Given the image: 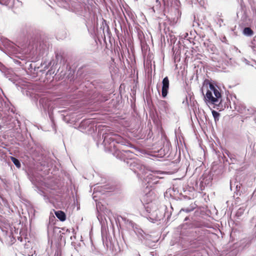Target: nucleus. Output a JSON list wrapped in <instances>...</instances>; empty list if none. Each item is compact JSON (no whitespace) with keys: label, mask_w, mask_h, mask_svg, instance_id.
<instances>
[{"label":"nucleus","mask_w":256,"mask_h":256,"mask_svg":"<svg viewBox=\"0 0 256 256\" xmlns=\"http://www.w3.org/2000/svg\"><path fill=\"white\" fill-rule=\"evenodd\" d=\"M192 210H193V209H189L188 208L182 209V210L186 212H189L192 211Z\"/></svg>","instance_id":"nucleus-12"},{"label":"nucleus","mask_w":256,"mask_h":256,"mask_svg":"<svg viewBox=\"0 0 256 256\" xmlns=\"http://www.w3.org/2000/svg\"><path fill=\"white\" fill-rule=\"evenodd\" d=\"M120 139H121V137H120V136H118V140H120ZM120 142V141H118V142Z\"/></svg>","instance_id":"nucleus-15"},{"label":"nucleus","mask_w":256,"mask_h":256,"mask_svg":"<svg viewBox=\"0 0 256 256\" xmlns=\"http://www.w3.org/2000/svg\"><path fill=\"white\" fill-rule=\"evenodd\" d=\"M232 182L231 181V182H230V186H232Z\"/></svg>","instance_id":"nucleus-17"},{"label":"nucleus","mask_w":256,"mask_h":256,"mask_svg":"<svg viewBox=\"0 0 256 256\" xmlns=\"http://www.w3.org/2000/svg\"><path fill=\"white\" fill-rule=\"evenodd\" d=\"M160 104L164 106L166 104V102L165 100H160L158 101Z\"/></svg>","instance_id":"nucleus-10"},{"label":"nucleus","mask_w":256,"mask_h":256,"mask_svg":"<svg viewBox=\"0 0 256 256\" xmlns=\"http://www.w3.org/2000/svg\"><path fill=\"white\" fill-rule=\"evenodd\" d=\"M0 4H4V3L3 2L2 0H0Z\"/></svg>","instance_id":"nucleus-14"},{"label":"nucleus","mask_w":256,"mask_h":256,"mask_svg":"<svg viewBox=\"0 0 256 256\" xmlns=\"http://www.w3.org/2000/svg\"><path fill=\"white\" fill-rule=\"evenodd\" d=\"M234 185H236V188L237 190H238L240 189V184H234Z\"/></svg>","instance_id":"nucleus-13"},{"label":"nucleus","mask_w":256,"mask_h":256,"mask_svg":"<svg viewBox=\"0 0 256 256\" xmlns=\"http://www.w3.org/2000/svg\"><path fill=\"white\" fill-rule=\"evenodd\" d=\"M1 128V126L0 125V128Z\"/></svg>","instance_id":"nucleus-19"},{"label":"nucleus","mask_w":256,"mask_h":256,"mask_svg":"<svg viewBox=\"0 0 256 256\" xmlns=\"http://www.w3.org/2000/svg\"><path fill=\"white\" fill-rule=\"evenodd\" d=\"M242 60L246 64H247V65H249V64H250V62H249L248 60H247L245 58H242Z\"/></svg>","instance_id":"nucleus-11"},{"label":"nucleus","mask_w":256,"mask_h":256,"mask_svg":"<svg viewBox=\"0 0 256 256\" xmlns=\"http://www.w3.org/2000/svg\"><path fill=\"white\" fill-rule=\"evenodd\" d=\"M243 32L244 34L248 36H252L253 34L252 30L250 28H245Z\"/></svg>","instance_id":"nucleus-6"},{"label":"nucleus","mask_w":256,"mask_h":256,"mask_svg":"<svg viewBox=\"0 0 256 256\" xmlns=\"http://www.w3.org/2000/svg\"><path fill=\"white\" fill-rule=\"evenodd\" d=\"M230 98L231 100L234 102V100H232V96H227L226 101H225V108L227 107V108H228L230 107V108H232V106L231 105V102L230 100Z\"/></svg>","instance_id":"nucleus-5"},{"label":"nucleus","mask_w":256,"mask_h":256,"mask_svg":"<svg viewBox=\"0 0 256 256\" xmlns=\"http://www.w3.org/2000/svg\"><path fill=\"white\" fill-rule=\"evenodd\" d=\"M162 96L165 98L168 94L169 88V80L168 76L165 77L162 80Z\"/></svg>","instance_id":"nucleus-2"},{"label":"nucleus","mask_w":256,"mask_h":256,"mask_svg":"<svg viewBox=\"0 0 256 256\" xmlns=\"http://www.w3.org/2000/svg\"><path fill=\"white\" fill-rule=\"evenodd\" d=\"M142 166H140V169H142Z\"/></svg>","instance_id":"nucleus-16"},{"label":"nucleus","mask_w":256,"mask_h":256,"mask_svg":"<svg viewBox=\"0 0 256 256\" xmlns=\"http://www.w3.org/2000/svg\"><path fill=\"white\" fill-rule=\"evenodd\" d=\"M225 153H226L227 154L228 156L230 158V160H229L226 158V156H225V157H224L225 160H226V162H228V164H230V165L231 164H234V162L236 161L235 158H232V155H230V154H228L226 151H225Z\"/></svg>","instance_id":"nucleus-4"},{"label":"nucleus","mask_w":256,"mask_h":256,"mask_svg":"<svg viewBox=\"0 0 256 256\" xmlns=\"http://www.w3.org/2000/svg\"><path fill=\"white\" fill-rule=\"evenodd\" d=\"M156 2H159V0H156Z\"/></svg>","instance_id":"nucleus-18"},{"label":"nucleus","mask_w":256,"mask_h":256,"mask_svg":"<svg viewBox=\"0 0 256 256\" xmlns=\"http://www.w3.org/2000/svg\"><path fill=\"white\" fill-rule=\"evenodd\" d=\"M55 214L56 216L58 218L60 221L64 222L66 219V216L65 213L62 210H58L55 212Z\"/></svg>","instance_id":"nucleus-3"},{"label":"nucleus","mask_w":256,"mask_h":256,"mask_svg":"<svg viewBox=\"0 0 256 256\" xmlns=\"http://www.w3.org/2000/svg\"><path fill=\"white\" fill-rule=\"evenodd\" d=\"M11 160L17 168H20V163L17 158L12 156Z\"/></svg>","instance_id":"nucleus-7"},{"label":"nucleus","mask_w":256,"mask_h":256,"mask_svg":"<svg viewBox=\"0 0 256 256\" xmlns=\"http://www.w3.org/2000/svg\"><path fill=\"white\" fill-rule=\"evenodd\" d=\"M204 85L206 86L208 88L204 96L206 102L216 106L220 107L222 102L221 93L212 83L209 82H205ZM214 108H215L216 107L214 106Z\"/></svg>","instance_id":"nucleus-1"},{"label":"nucleus","mask_w":256,"mask_h":256,"mask_svg":"<svg viewBox=\"0 0 256 256\" xmlns=\"http://www.w3.org/2000/svg\"><path fill=\"white\" fill-rule=\"evenodd\" d=\"M212 115H213V116L214 117V119L216 120V118L217 117H218L220 115L219 113L218 112H217L216 111H214V110H212Z\"/></svg>","instance_id":"nucleus-9"},{"label":"nucleus","mask_w":256,"mask_h":256,"mask_svg":"<svg viewBox=\"0 0 256 256\" xmlns=\"http://www.w3.org/2000/svg\"><path fill=\"white\" fill-rule=\"evenodd\" d=\"M164 6H168L170 3H172L173 0H162Z\"/></svg>","instance_id":"nucleus-8"}]
</instances>
